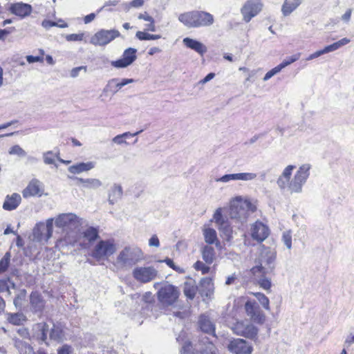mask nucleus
Here are the masks:
<instances>
[{
    "label": "nucleus",
    "mask_w": 354,
    "mask_h": 354,
    "mask_svg": "<svg viewBox=\"0 0 354 354\" xmlns=\"http://www.w3.org/2000/svg\"><path fill=\"white\" fill-rule=\"evenodd\" d=\"M295 167L292 165H288L278 177L277 185L281 190H288L290 194H299L302 192L303 186L310 176L311 166L308 163L301 165L291 178Z\"/></svg>",
    "instance_id": "nucleus-1"
},
{
    "label": "nucleus",
    "mask_w": 354,
    "mask_h": 354,
    "mask_svg": "<svg viewBox=\"0 0 354 354\" xmlns=\"http://www.w3.org/2000/svg\"><path fill=\"white\" fill-rule=\"evenodd\" d=\"M277 251L275 248L261 246L254 260V266L250 271L253 276H262L274 272L276 266Z\"/></svg>",
    "instance_id": "nucleus-2"
},
{
    "label": "nucleus",
    "mask_w": 354,
    "mask_h": 354,
    "mask_svg": "<svg viewBox=\"0 0 354 354\" xmlns=\"http://www.w3.org/2000/svg\"><path fill=\"white\" fill-rule=\"evenodd\" d=\"M256 210V206L246 196H236L230 201V217L241 224L246 223L249 216Z\"/></svg>",
    "instance_id": "nucleus-3"
},
{
    "label": "nucleus",
    "mask_w": 354,
    "mask_h": 354,
    "mask_svg": "<svg viewBox=\"0 0 354 354\" xmlns=\"http://www.w3.org/2000/svg\"><path fill=\"white\" fill-rule=\"evenodd\" d=\"M178 20L188 28L209 26L214 24L212 15L205 11L194 10L180 14Z\"/></svg>",
    "instance_id": "nucleus-4"
},
{
    "label": "nucleus",
    "mask_w": 354,
    "mask_h": 354,
    "mask_svg": "<svg viewBox=\"0 0 354 354\" xmlns=\"http://www.w3.org/2000/svg\"><path fill=\"white\" fill-rule=\"evenodd\" d=\"M153 287L158 290L157 292L158 299L164 306L174 304L179 297L178 288L167 282L155 283Z\"/></svg>",
    "instance_id": "nucleus-5"
},
{
    "label": "nucleus",
    "mask_w": 354,
    "mask_h": 354,
    "mask_svg": "<svg viewBox=\"0 0 354 354\" xmlns=\"http://www.w3.org/2000/svg\"><path fill=\"white\" fill-rule=\"evenodd\" d=\"M142 259V253L139 248L126 247L120 252L116 263L121 268H129Z\"/></svg>",
    "instance_id": "nucleus-6"
},
{
    "label": "nucleus",
    "mask_w": 354,
    "mask_h": 354,
    "mask_svg": "<svg viewBox=\"0 0 354 354\" xmlns=\"http://www.w3.org/2000/svg\"><path fill=\"white\" fill-rule=\"evenodd\" d=\"M116 251L114 241L111 239L100 240L93 248L91 256L96 261H104Z\"/></svg>",
    "instance_id": "nucleus-7"
},
{
    "label": "nucleus",
    "mask_w": 354,
    "mask_h": 354,
    "mask_svg": "<svg viewBox=\"0 0 354 354\" xmlns=\"http://www.w3.org/2000/svg\"><path fill=\"white\" fill-rule=\"evenodd\" d=\"M55 226L64 231L75 230L83 224V218L73 213L59 214L55 219Z\"/></svg>",
    "instance_id": "nucleus-8"
},
{
    "label": "nucleus",
    "mask_w": 354,
    "mask_h": 354,
    "mask_svg": "<svg viewBox=\"0 0 354 354\" xmlns=\"http://www.w3.org/2000/svg\"><path fill=\"white\" fill-rule=\"evenodd\" d=\"M231 329L234 334L254 339L257 337L259 329L249 320H239L234 323Z\"/></svg>",
    "instance_id": "nucleus-9"
},
{
    "label": "nucleus",
    "mask_w": 354,
    "mask_h": 354,
    "mask_svg": "<svg viewBox=\"0 0 354 354\" xmlns=\"http://www.w3.org/2000/svg\"><path fill=\"white\" fill-rule=\"evenodd\" d=\"M132 275L137 281L147 283L156 279L158 272L153 266H137L133 270Z\"/></svg>",
    "instance_id": "nucleus-10"
},
{
    "label": "nucleus",
    "mask_w": 354,
    "mask_h": 354,
    "mask_svg": "<svg viewBox=\"0 0 354 354\" xmlns=\"http://www.w3.org/2000/svg\"><path fill=\"white\" fill-rule=\"evenodd\" d=\"M120 35V33L117 30L102 29L91 37L90 43L95 46H105Z\"/></svg>",
    "instance_id": "nucleus-11"
},
{
    "label": "nucleus",
    "mask_w": 354,
    "mask_h": 354,
    "mask_svg": "<svg viewBox=\"0 0 354 354\" xmlns=\"http://www.w3.org/2000/svg\"><path fill=\"white\" fill-rule=\"evenodd\" d=\"M53 218H48L46 225L44 223L37 224L33 230L34 239L37 241H48L52 236L53 232Z\"/></svg>",
    "instance_id": "nucleus-12"
},
{
    "label": "nucleus",
    "mask_w": 354,
    "mask_h": 354,
    "mask_svg": "<svg viewBox=\"0 0 354 354\" xmlns=\"http://www.w3.org/2000/svg\"><path fill=\"white\" fill-rule=\"evenodd\" d=\"M244 307L247 315L252 322L258 324H263L265 322L266 316L254 301H247Z\"/></svg>",
    "instance_id": "nucleus-13"
},
{
    "label": "nucleus",
    "mask_w": 354,
    "mask_h": 354,
    "mask_svg": "<svg viewBox=\"0 0 354 354\" xmlns=\"http://www.w3.org/2000/svg\"><path fill=\"white\" fill-rule=\"evenodd\" d=\"M263 4L260 0L248 1L241 8L243 20L249 22L262 10Z\"/></svg>",
    "instance_id": "nucleus-14"
},
{
    "label": "nucleus",
    "mask_w": 354,
    "mask_h": 354,
    "mask_svg": "<svg viewBox=\"0 0 354 354\" xmlns=\"http://www.w3.org/2000/svg\"><path fill=\"white\" fill-rule=\"evenodd\" d=\"M136 53L137 50L136 48H128L123 52L120 59L112 61L111 64L113 67L117 68H126L132 64L136 59Z\"/></svg>",
    "instance_id": "nucleus-15"
},
{
    "label": "nucleus",
    "mask_w": 354,
    "mask_h": 354,
    "mask_svg": "<svg viewBox=\"0 0 354 354\" xmlns=\"http://www.w3.org/2000/svg\"><path fill=\"white\" fill-rule=\"evenodd\" d=\"M227 348L234 354H251L253 351L252 346L248 342L240 338L231 341Z\"/></svg>",
    "instance_id": "nucleus-16"
},
{
    "label": "nucleus",
    "mask_w": 354,
    "mask_h": 354,
    "mask_svg": "<svg viewBox=\"0 0 354 354\" xmlns=\"http://www.w3.org/2000/svg\"><path fill=\"white\" fill-rule=\"evenodd\" d=\"M257 177L256 173L243 172L236 174H225L223 176L216 179V182L227 183L232 180H241V181H252Z\"/></svg>",
    "instance_id": "nucleus-17"
},
{
    "label": "nucleus",
    "mask_w": 354,
    "mask_h": 354,
    "mask_svg": "<svg viewBox=\"0 0 354 354\" xmlns=\"http://www.w3.org/2000/svg\"><path fill=\"white\" fill-rule=\"evenodd\" d=\"M270 230L267 225L263 223L257 221L251 227V236L257 241H264L269 235Z\"/></svg>",
    "instance_id": "nucleus-18"
},
{
    "label": "nucleus",
    "mask_w": 354,
    "mask_h": 354,
    "mask_svg": "<svg viewBox=\"0 0 354 354\" xmlns=\"http://www.w3.org/2000/svg\"><path fill=\"white\" fill-rule=\"evenodd\" d=\"M44 192V185L37 179H32L22 192L24 198L41 196Z\"/></svg>",
    "instance_id": "nucleus-19"
},
{
    "label": "nucleus",
    "mask_w": 354,
    "mask_h": 354,
    "mask_svg": "<svg viewBox=\"0 0 354 354\" xmlns=\"http://www.w3.org/2000/svg\"><path fill=\"white\" fill-rule=\"evenodd\" d=\"M30 304L31 310L35 313H41L45 305L44 300L37 292H32L31 293Z\"/></svg>",
    "instance_id": "nucleus-20"
},
{
    "label": "nucleus",
    "mask_w": 354,
    "mask_h": 354,
    "mask_svg": "<svg viewBox=\"0 0 354 354\" xmlns=\"http://www.w3.org/2000/svg\"><path fill=\"white\" fill-rule=\"evenodd\" d=\"M183 43L187 48L194 50L201 56L207 52L206 46L203 43L196 39L185 37L183 39Z\"/></svg>",
    "instance_id": "nucleus-21"
},
{
    "label": "nucleus",
    "mask_w": 354,
    "mask_h": 354,
    "mask_svg": "<svg viewBox=\"0 0 354 354\" xmlns=\"http://www.w3.org/2000/svg\"><path fill=\"white\" fill-rule=\"evenodd\" d=\"M12 13L20 17L28 16L32 12V7L28 3H17L10 6Z\"/></svg>",
    "instance_id": "nucleus-22"
},
{
    "label": "nucleus",
    "mask_w": 354,
    "mask_h": 354,
    "mask_svg": "<svg viewBox=\"0 0 354 354\" xmlns=\"http://www.w3.org/2000/svg\"><path fill=\"white\" fill-rule=\"evenodd\" d=\"M96 163L93 161L87 162H78L68 168L70 173L73 174H79L82 172L88 171L95 167Z\"/></svg>",
    "instance_id": "nucleus-23"
},
{
    "label": "nucleus",
    "mask_w": 354,
    "mask_h": 354,
    "mask_svg": "<svg viewBox=\"0 0 354 354\" xmlns=\"http://www.w3.org/2000/svg\"><path fill=\"white\" fill-rule=\"evenodd\" d=\"M123 189L120 185L113 184L109 190L108 201L111 205L116 203L122 198Z\"/></svg>",
    "instance_id": "nucleus-24"
},
{
    "label": "nucleus",
    "mask_w": 354,
    "mask_h": 354,
    "mask_svg": "<svg viewBox=\"0 0 354 354\" xmlns=\"http://www.w3.org/2000/svg\"><path fill=\"white\" fill-rule=\"evenodd\" d=\"M198 325L203 332L215 336V326L207 316L201 315L198 320Z\"/></svg>",
    "instance_id": "nucleus-25"
},
{
    "label": "nucleus",
    "mask_w": 354,
    "mask_h": 354,
    "mask_svg": "<svg viewBox=\"0 0 354 354\" xmlns=\"http://www.w3.org/2000/svg\"><path fill=\"white\" fill-rule=\"evenodd\" d=\"M21 201V196L19 194L13 193L12 195H8L3 204V208L5 210H14L15 209Z\"/></svg>",
    "instance_id": "nucleus-26"
},
{
    "label": "nucleus",
    "mask_w": 354,
    "mask_h": 354,
    "mask_svg": "<svg viewBox=\"0 0 354 354\" xmlns=\"http://www.w3.org/2000/svg\"><path fill=\"white\" fill-rule=\"evenodd\" d=\"M201 291L203 295L211 297L214 292V286L212 279L209 277H203L200 281Z\"/></svg>",
    "instance_id": "nucleus-27"
},
{
    "label": "nucleus",
    "mask_w": 354,
    "mask_h": 354,
    "mask_svg": "<svg viewBox=\"0 0 354 354\" xmlns=\"http://www.w3.org/2000/svg\"><path fill=\"white\" fill-rule=\"evenodd\" d=\"M78 183L82 184V187L84 189H96L102 186V182L97 178H75Z\"/></svg>",
    "instance_id": "nucleus-28"
},
{
    "label": "nucleus",
    "mask_w": 354,
    "mask_h": 354,
    "mask_svg": "<svg viewBox=\"0 0 354 354\" xmlns=\"http://www.w3.org/2000/svg\"><path fill=\"white\" fill-rule=\"evenodd\" d=\"M303 0H285L281 12L284 16L290 15L302 3Z\"/></svg>",
    "instance_id": "nucleus-29"
},
{
    "label": "nucleus",
    "mask_w": 354,
    "mask_h": 354,
    "mask_svg": "<svg viewBox=\"0 0 354 354\" xmlns=\"http://www.w3.org/2000/svg\"><path fill=\"white\" fill-rule=\"evenodd\" d=\"M203 234L205 241L208 244H219L216 230L211 227H204L203 230Z\"/></svg>",
    "instance_id": "nucleus-30"
},
{
    "label": "nucleus",
    "mask_w": 354,
    "mask_h": 354,
    "mask_svg": "<svg viewBox=\"0 0 354 354\" xmlns=\"http://www.w3.org/2000/svg\"><path fill=\"white\" fill-rule=\"evenodd\" d=\"M35 330L37 339L46 343L48 326L44 322L39 323L35 326Z\"/></svg>",
    "instance_id": "nucleus-31"
},
{
    "label": "nucleus",
    "mask_w": 354,
    "mask_h": 354,
    "mask_svg": "<svg viewBox=\"0 0 354 354\" xmlns=\"http://www.w3.org/2000/svg\"><path fill=\"white\" fill-rule=\"evenodd\" d=\"M14 345L19 350L20 354H35L32 348L26 342L15 337Z\"/></svg>",
    "instance_id": "nucleus-32"
},
{
    "label": "nucleus",
    "mask_w": 354,
    "mask_h": 354,
    "mask_svg": "<svg viewBox=\"0 0 354 354\" xmlns=\"http://www.w3.org/2000/svg\"><path fill=\"white\" fill-rule=\"evenodd\" d=\"M217 227H218V230L220 231V232L221 233V236H223V238L227 241H230L233 239L232 227L228 223L227 221H225V223H222Z\"/></svg>",
    "instance_id": "nucleus-33"
},
{
    "label": "nucleus",
    "mask_w": 354,
    "mask_h": 354,
    "mask_svg": "<svg viewBox=\"0 0 354 354\" xmlns=\"http://www.w3.org/2000/svg\"><path fill=\"white\" fill-rule=\"evenodd\" d=\"M202 257L206 263L211 264L215 259V251L210 245H205L202 249Z\"/></svg>",
    "instance_id": "nucleus-34"
},
{
    "label": "nucleus",
    "mask_w": 354,
    "mask_h": 354,
    "mask_svg": "<svg viewBox=\"0 0 354 354\" xmlns=\"http://www.w3.org/2000/svg\"><path fill=\"white\" fill-rule=\"evenodd\" d=\"M143 130L138 131L136 133H131L130 132H124L122 134L118 135L115 136L112 139V142H114L116 145H120L122 144L127 145V142L126 141V139L131 137V136H136L140 134L142 132Z\"/></svg>",
    "instance_id": "nucleus-35"
},
{
    "label": "nucleus",
    "mask_w": 354,
    "mask_h": 354,
    "mask_svg": "<svg viewBox=\"0 0 354 354\" xmlns=\"http://www.w3.org/2000/svg\"><path fill=\"white\" fill-rule=\"evenodd\" d=\"M50 339L62 342L64 339V334L62 328L59 326L53 325L49 333Z\"/></svg>",
    "instance_id": "nucleus-36"
},
{
    "label": "nucleus",
    "mask_w": 354,
    "mask_h": 354,
    "mask_svg": "<svg viewBox=\"0 0 354 354\" xmlns=\"http://www.w3.org/2000/svg\"><path fill=\"white\" fill-rule=\"evenodd\" d=\"M84 238L89 242L95 241L99 238V231L96 227H88L82 233Z\"/></svg>",
    "instance_id": "nucleus-37"
},
{
    "label": "nucleus",
    "mask_w": 354,
    "mask_h": 354,
    "mask_svg": "<svg viewBox=\"0 0 354 354\" xmlns=\"http://www.w3.org/2000/svg\"><path fill=\"white\" fill-rule=\"evenodd\" d=\"M26 297V290H20L16 295L13 304L17 309L21 310Z\"/></svg>",
    "instance_id": "nucleus-38"
},
{
    "label": "nucleus",
    "mask_w": 354,
    "mask_h": 354,
    "mask_svg": "<svg viewBox=\"0 0 354 354\" xmlns=\"http://www.w3.org/2000/svg\"><path fill=\"white\" fill-rule=\"evenodd\" d=\"M41 26L47 30L53 26H57L62 28L68 27V24L61 19H59L57 21H53L50 20L45 19L42 21Z\"/></svg>",
    "instance_id": "nucleus-39"
},
{
    "label": "nucleus",
    "mask_w": 354,
    "mask_h": 354,
    "mask_svg": "<svg viewBox=\"0 0 354 354\" xmlns=\"http://www.w3.org/2000/svg\"><path fill=\"white\" fill-rule=\"evenodd\" d=\"M350 41L351 40L349 39L344 37L330 45L326 46L325 48L326 49L327 53H328L335 51L340 48L341 47L348 44Z\"/></svg>",
    "instance_id": "nucleus-40"
},
{
    "label": "nucleus",
    "mask_w": 354,
    "mask_h": 354,
    "mask_svg": "<svg viewBox=\"0 0 354 354\" xmlns=\"http://www.w3.org/2000/svg\"><path fill=\"white\" fill-rule=\"evenodd\" d=\"M266 274L262 276H254L257 279L258 284L265 290H270L272 286L271 279L266 277Z\"/></svg>",
    "instance_id": "nucleus-41"
},
{
    "label": "nucleus",
    "mask_w": 354,
    "mask_h": 354,
    "mask_svg": "<svg viewBox=\"0 0 354 354\" xmlns=\"http://www.w3.org/2000/svg\"><path fill=\"white\" fill-rule=\"evenodd\" d=\"M252 294L257 299L260 304L266 310H270L269 299L261 292H252Z\"/></svg>",
    "instance_id": "nucleus-42"
},
{
    "label": "nucleus",
    "mask_w": 354,
    "mask_h": 354,
    "mask_svg": "<svg viewBox=\"0 0 354 354\" xmlns=\"http://www.w3.org/2000/svg\"><path fill=\"white\" fill-rule=\"evenodd\" d=\"M133 79H122L120 82H118V79L113 78L108 82L106 87H113V84L116 82L118 90H120L123 86L127 85L128 84L133 83Z\"/></svg>",
    "instance_id": "nucleus-43"
},
{
    "label": "nucleus",
    "mask_w": 354,
    "mask_h": 354,
    "mask_svg": "<svg viewBox=\"0 0 354 354\" xmlns=\"http://www.w3.org/2000/svg\"><path fill=\"white\" fill-rule=\"evenodd\" d=\"M212 221L214 222L217 227L227 221L223 216L222 208L218 207L215 210Z\"/></svg>",
    "instance_id": "nucleus-44"
},
{
    "label": "nucleus",
    "mask_w": 354,
    "mask_h": 354,
    "mask_svg": "<svg viewBox=\"0 0 354 354\" xmlns=\"http://www.w3.org/2000/svg\"><path fill=\"white\" fill-rule=\"evenodd\" d=\"M11 254L7 252L0 261V273L5 272L9 267Z\"/></svg>",
    "instance_id": "nucleus-45"
},
{
    "label": "nucleus",
    "mask_w": 354,
    "mask_h": 354,
    "mask_svg": "<svg viewBox=\"0 0 354 354\" xmlns=\"http://www.w3.org/2000/svg\"><path fill=\"white\" fill-rule=\"evenodd\" d=\"M136 37L139 40H156L161 37L160 35H151L142 31H138L136 34Z\"/></svg>",
    "instance_id": "nucleus-46"
},
{
    "label": "nucleus",
    "mask_w": 354,
    "mask_h": 354,
    "mask_svg": "<svg viewBox=\"0 0 354 354\" xmlns=\"http://www.w3.org/2000/svg\"><path fill=\"white\" fill-rule=\"evenodd\" d=\"M281 241L288 250L292 249V232L286 230L282 233Z\"/></svg>",
    "instance_id": "nucleus-47"
},
{
    "label": "nucleus",
    "mask_w": 354,
    "mask_h": 354,
    "mask_svg": "<svg viewBox=\"0 0 354 354\" xmlns=\"http://www.w3.org/2000/svg\"><path fill=\"white\" fill-rule=\"evenodd\" d=\"M301 56V53H296L290 57H286L281 63L279 64L280 66H282L281 68H284L286 66L290 65L291 64L294 63L295 62L297 61Z\"/></svg>",
    "instance_id": "nucleus-48"
},
{
    "label": "nucleus",
    "mask_w": 354,
    "mask_h": 354,
    "mask_svg": "<svg viewBox=\"0 0 354 354\" xmlns=\"http://www.w3.org/2000/svg\"><path fill=\"white\" fill-rule=\"evenodd\" d=\"M202 354H216V346L210 342L204 344V347L201 348Z\"/></svg>",
    "instance_id": "nucleus-49"
},
{
    "label": "nucleus",
    "mask_w": 354,
    "mask_h": 354,
    "mask_svg": "<svg viewBox=\"0 0 354 354\" xmlns=\"http://www.w3.org/2000/svg\"><path fill=\"white\" fill-rule=\"evenodd\" d=\"M8 315V321L15 325H19L24 320V316L21 313L9 314Z\"/></svg>",
    "instance_id": "nucleus-50"
},
{
    "label": "nucleus",
    "mask_w": 354,
    "mask_h": 354,
    "mask_svg": "<svg viewBox=\"0 0 354 354\" xmlns=\"http://www.w3.org/2000/svg\"><path fill=\"white\" fill-rule=\"evenodd\" d=\"M55 157L56 155L52 151H48L43 153L44 162L46 165H54L55 163Z\"/></svg>",
    "instance_id": "nucleus-51"
},
{
    "label": "nucleus",
    "mask_w": 354,
    "mask_h": 354,
    "mask_svg": "<svg viewBox=\"0 0 354 354\" xmlns=\"http://www.w3.org/2000/svg\"><path fill=\"white\" fill-rule=\"evenodd\" d=\"M9 153L10 155H17L20 157L26 156V152L18 145L12 146L9 150Z\"/></svg>",
    "instance_id": "nucleus-52"
},
{
    "label": "nucleus",
    "mask_w": 354,
    "mask_h": 354,
    "mask_svg": "<svg viewBox=\"0 0 354 354\" xmlns=\"http://www.w3.org/2000/svg\"><path fill=\"white\" fill-rule=\"evenodd\" d=\"M282 66H280L279 64L267 72L263 77V81H268L270 80L272 77L279 73L283 68H281Z\"/></svg>",
    "instance_id": "nucleus-53"
},
{
    "label": "nucleus",
    "mask_w": 354,
    "mask_h": 354,
    "mask_svg": "<svg viewBox=\"0 0 354 354\" xmlns=\"http://www.w3.org/2000/svg\"><path fill=\"white\" fill-rule=\"evenodd\" d=\"M194 267L196 270L201 271L203 274L208 273L209 271V267L207 266L204 263L200 261H196L194 263Z\"/></svg>",
    "instance_id": "nucleus-54"
},
{
    "label": "nucleus",
    "mask_w": 354,
    "mask_h": 354,
    "mask_svg": "<svg viewBox=\"0 0 354 354\" xmlns=\"http://www.w3.org/2000/svg\"><path fill=\"white\" fill-rule=\"evenodd\" d=\"M184 294L189 299H194L196 295V288L194 286H186L184 289Z\"/></svg>",
    "instance_id": "nucleus-55"
},
{
    "label": "nucleus",
    "mask_w": 354,
    "mask_h": 354,
    "mask_svg": "<svg viewBox=\"0 0 354 354\" xmlns=\"http://www.w3.org/2000/svg\"><path fill=\"white\" fill-rule=\"evenodd\" d=\"M84 33H79V34H70L67 35L66 36V39L68 41H82L84 38Z\"/></svg>",
    "instance_id": "nucleus-56"
},
{
    "label": "nucleus",
    "mask_w": 354,
    "mask_h": 354,
    "mask_svg": "<svg viewBox=\"0 0 354 354\" xmlns=\"http://www.w3.org/2000/svg\"><path fill=\"white\" fill-rule=\"evenodd\" d=\"M81 71L86 72V66H82L73 68L70 72V76L73 78H75L79 75Z\"/></svg>",
    "instance_id": "nucleus-57"
},
{
    "label": "nucleus",
    "mask_w": 354,
    "mask_h": 354,
    "mask_svg": "<svg viewBox=\"0 0 354 354\" xmlns=\"http://www.w3.org/2000/svg\"><path fill=\"white\" fill-rule=\"evenodd\" d=\"M326 53H328L327 51H326V48H323L322 50H317L316 52H315L314 53L310 55L307 58H306V60L309 61V60H312L313 59H315L324 54H326Z\"/></svg>",
    "instance_id": "nucleus-58"
},
{
    "label": "nucleus",
    "mask_w": 354,
    "mask_h": 354,
    "mask_svg": "<svg viewBox=\"0 0 354 354\" xmlns=\"http://www.w3.org/2000/svg\"><path fill=\"white\" fill-rule=\"evenodd\" d=\"M73 348L71 346L64 344L58 349V354H71Z\"/></svg>",
    "instance_id": "nucleus-59"
},
{
    "label": "nucleus",
    "mask_w": 354,
    "mask_h": 354,
    "mask_svg": "<svg viewBox=\"0 0 354 354\" xmlns=\"http://www.w3.org/2000/svg\"><path fill=\"white\" fill-rule=\"evenodd\" d=\"M6 291L8 293V295H11V292L9 288V286L6 281H0V292H5Z\"/></svg>",
    "instance_id": "nucleus-60"
},
{
    "label": "nucleus",
    "mask_w": 354,
    "mask_h": 354,
    "mask_svg": "<svg viewBox=\"0 0 354 354\" xmlns=\"http://www.w3.org/2000/svg\"><path fill=\"white\" fill-rule=\"evenodd\" d=\"M18 335L24 338V339H29L30 335L29 332L27 328H20L17 330Z\"/></svg>",
    "instance_id": "nucleus-61"
},
{
    "label": "nucleus",
    "mask_w": 354,
    "mask_h": 354,
    "mask_svg": "<svg viewBox=\"0 0 354 354\" xmlns=\"http://www.w3.org/2000/svg\"><path fill=\"white\" fill-rule=\"evenodd\" d=\"M149 246H153V247H159L160 246V241L156 235H153L149 241Z\"/></svg>",
    "instance_id": "nucleus-62"
},
{
    "label": "nucleus",
    "mask_w": 354,
    "mask_h": 354,
    "mask_svg": "<svg viewBox=\"0 0 354 354\" xmlns=\"http://www.w3.org/2000/svg\"><path fill=\"white\" fill-rule=\"evenodd\" d=\"M26 60L28 63H34L37 62H43V58L39 56L28 55Z\"/></svg>",
    "instance_id": "nucleus-63"
},
{
    "label": "nucleus",
    "mask_w": 354,
    "mask_h": 354,
    "mask_svg": "<svg viewBox=\"0 0 354 354\" xmlns=\"http://www.w3.org/2000/svg\"><path fill=\"white\" fill-rule=\"evenodd\" d=\"M353 10L351 8L348 9L346 12L342 16V20L346 23H348L351 17Z\"/></svg>",
    "instance_id": "nucleus-64"
}]
</instances>
